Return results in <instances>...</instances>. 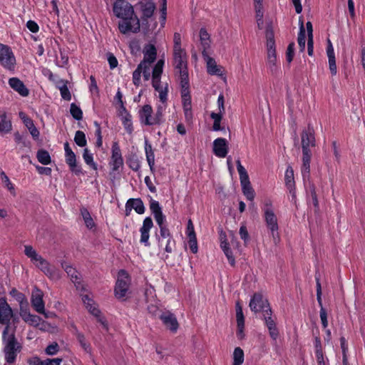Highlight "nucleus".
<instances>
[{
  "label": "nucleus",
  "mask_w": 365,
  "mask_h": 365,
  "mask_svg": "<svg viewBox=\"0 0 365 365\" xmlns=\"http://www.w3.org/2000/svg\"><path fill=\"white\" fill-rule=\"evenodd\" d=\"M113 13L122 19L118 24L120 31L126 34L129 32L137 33L140 30V20L134 14L131 4L126 1H116L113 5Z\"/></svg>",
  "instance_id": "nucleus-1"
},
{
  "label": "nucleus",
  "mask_w": 365,
  "mask_h": 365,
  "mask_svg": "<svg viewBox=\"0 0 365 365\" xmlns=\"http://www.w3.org/2000/svg\"><path fill=\"white\" fill-rule=\"evenodd\" d=\"M262 216L267 228L270 232L274 245L280 241L277 217L274 212L273 202L270 199H265L261 206Z\"/></svg>",
  "instance_id": "nucleus-2"
},
{
  "label": "nucleus",
  "mask_w": 365,
  "mask_h": 365,
  "mask_svg": "<svg viewBox=\"0 0 365 365\" xmlns=\"http://www.w3.org/2000/svg\"><path fill=\"white\" fill-rule=\"evenodd\" d=\"M266 46H267V60L266 64L272 73H276L279 69L278 61L275 49V41L274 32L271 27L266 29Z\"/></svg>",
  "instance_id": "nucleus-3"
},
{
  "label": "nucleus",
  "mask_w": 365,
  "mask_h": 365,
  "mask_svg": "<svg viewBox=\"0 0 365 365\" xmlns=\"http://www.w3.org/2000/svg\"><path fill=\"white\" fill-rule=\"evenodd\" d=\"M236 163L242 192L248 200L253 201L255 192L251 185L248 174L245 168L242 165L240 160H237Z\"/></svg>",
  "instance_id": "nucleus-4"
},
{
  "label": "nucleus",
  "mask_w": 365,
  "mask_h": 365,
  "mask_svg": "<svg viewBox=\"0 0 365 365\" xmlns=\"http://www.w3.org/2000/svg\"><path fill=\"white\" fill-rule=\"evenodd\" d=\"M130 279L128 274L123 269L118 272L115 287V296L117 299L124 300L129 289Z\"/></svg>",
  "instance_id": "nucleus-5"
},
{
  "label": "nucleus",
  "mask_w": 365,
  "mask_h": 365,
  "mask_svg": "<svg viewBox=\"0 0 365 365\" xmlns=\"http://www.w3.org/2000/svg\"><path fill=\"white\" fill-rule=\"evenodd\" d=\"M0 64L10 71L15 69L16 58L12 50L2 43H0Z\"/></svg>",
  "instance_id": "nucleus-6"
},
{
  "label": "nucleus",
  "mask_w": 365,
  "mask_h": 365,
  "mask_svg": "<svg viewBox=\"0 0 365 365\" xmlns=\"http://www.w3.org/2000/svg\"><path fill=\"white\" fill-rule=\"evenodd\" d=\"M142 15L143 26L148 24V21H153V13L155 10V4L152 0H141L137 4Z\"/></svg>",
  "instance_id": "nucleus-7"
},
{
  "label": "nucleus",
  "mask_w": 365,
  "mask_h": 365,
  "mask_svg": "<svg viewBox=\"0 0 365 365\" xmlns=\"http://www.w3.org/2000/svg\"><path fill=\"white\" fill-rule=\"evenodd\" d=\"M138 116L140 123L143 125H160L155 114H153L152 106L149 104L144 105L140 108L138 111Z\"/></svg>",
  "instance_id": "nucleus-8"
},
{
  "label": "nucleus",
  "mask_w": 365,
  "mask_h": 365,
  "mask_svg": "<svg viewBox=\"0 0 365 365\" xmlns=\"http://www.w3.org/2000/svg\"><path fill=\"white\" fill-rule=\"evenodd\" d=\"M81 297L82 301L88 312L98 319L104 328L107 329L106 321L104 318L101 317V311L98 309V305L93 301L92 297L88 294H82Z\"/></svg>",
  "instance_id": "nucleus-9"
},
{
  "label": "nucleus",
  "mask_w": 365,
  "mask_h": 365,
  "mask_svg": "<svg viewBox=\"0 0 365 365\" xmlns=\"http://www.w3.org/2000/svg\"><path fill=\"white\" fill-rule=\"evenodd\" d=\"M109 165L113 172H117L123 165V158L120 146L117 142H113L111 148V158Z\"/></svg>",
  "instance_id": "nucleus-10"
},
{
  "label": "nucleus",
  "mask_w": 365,
  "mask_h": 365,
  "mask_svg": "<svg viewBox=\"0 0 365 365\" xmlns=\"http://www.w3.org/2000/svg\"><path fill=\"white\" fill-rule=\"evenodd\" d=\"M43 292L37 287H35L32 291L31 302L33 308L36 312L42 314L45 317L48 318V315L45 312V304L43 300Z\"/></svg>",
  "instance_id": "nucleus-11"
},
{
  "label": "nucleus",
  "mask_w": 365,
  "mask_h": 365,
  "mask_svg": "<svg viewBox=\"0 0 365 365\" xmlns=\"http://www.w3.org/2000/svg\"><path fill=\"white\" fill-rule=\"evenodd\" d=\"M13 317V310L6 299L4 297L0 298V324L5 325V327L12 328L10 321Z\"/></svg>",
  "instance_id": "nucleus-12"
},
{
  "label": "nucleus",
  "mask_w": 365,
  "mask_h": 365,
  "mask_svg": "<svg viewBox=\"0 0 365 365\" xmlns=\"http://www.w3.org/2000/svg\"><path fill=\"white\" fill-rule=\"evenodd\" d=\"M202 55L206 62L207 72L210 75L217 76H222L224 75L223 68L217 64L215 60L209 56L208 52H202Z\"/></svg>",
  "instance_id": "nucleus-13"
},
{
  "label": "nucleus",
  "mask_w": 365,
  "mask_h": 365,
  "mask_svg": "<svg viewBox=\"0 0 365 365\" xmlns=\"http://www.w3.org/2000/svg\"><path fill=\"white\" fill-rule=\"evenodd\" d=\"M173 64L178 71L187 70V57L185 49L173 50Z\"/></svg>",
  "instance_id": "nucleus-14"
},
{
  "label": "nucleus",
  "mask_w": 365,
  "mask_h": 365,
  "mask_svg": "<svg viewBox=\"0 0 365 365\" xmlns=\"http://www.w3.org/2000/svg\"><path fill=\"white\" fill-rule=\"evenodd\" d=\"M249 305L250 309L255 313L261 311L264 313V309L270 308L267 300L264 299L262 295L259 293L254 294Z\"/></svg>",
  "instance_id": "nucleus-15"
},
{
  "label": "nucleus",
  "mask_w": 365,
  "mask_h": 365,
  "mask_svg": "<svg viewBox=\"0 0 365 365\" xmlns=\"http://www.w3.org/2000/svg\"><path fill=\"white\" fill-rule=\"evenodd\" d=\"M34 264L51 279H56L59 278V274L57 270L51 266L41 256H40V259H37Z\"/></svg>",
  "instance_id": "nucleus-16"
},
{
  "label": "nucleus",
  "mask_w": 365,
  "mask_h": 365,
  "mask_svg": "<svg viewBox=\"0 0 365 365\" xmlns=\"http://www.w3.org/2000/svg\"><path fill=\"white\" fill-rule=\"evenodd\" d=\"M153 226V222L150 217H147L144 219L143 222V225L140 228V242L143 244L146 247L150 246L149 237H150V230Z\"/></svg>",
  "instance_id": "nucleus-17"
},
{
  "label": "nucleus",
  "mask_w": 365,
  "mask_h": 365,
  "mask_svg": "<svg viewBox=\"0 0 365 365\" xmlns=\"http://www.w3.org/2000/svg\"><path fill=\"white\" fill-rule=\"evenodd\" d=\"M263 317L271 338L274 340H276L278 337L279 332L276 327L275 321L272 317V310L270 308L264 309Z\"/></svg>",
  "instance_id": "nucleus-18"
},
{
  "label": "nucleus",
  "mask_w": 365,
  "mask_h": 365,
  "mask_svg": "<svg viewBox=\"0 0 365 365\" xmlns=\"http://www.w3.org/2000/svg\"><path fill=\"white\" fill-rule=\"evenodd\" d=\"M213 153L218 158L226 157L228 153V144L225 138H218L214 140Z\"/></svg>",
  "instance_id": "nucleus-19"
},
{
  "label": "nucleus",
  "mask_w": 365,
  "mask_h": 365,
  "mask_svg": "<svg viewBox=\"0 0 365 365\" xmlns=\"http://www.w3.org/2000/svg\"><path fill=\"white\" fill-rule=\"evenodd\" d=\"M9 86L20 96L26 97L29 94V90L24 85V82L19 78L12 77L9 79Z\"/></svg>",
  "instance_id": "nucleus-20"
},
{
  "label": "nucleus",
  "mask_w": 365,
  "mask_h": 365,
  "mask_svg": "<svg viewBox=\"0 0 365 365\" xmlns=\"http://www.w3.org/2000/svg\"><path fill=\"white\" fill-rule=\"evenodd\" d=\"M311 157V151H302V165L301 167V173L304 182L309 180Z\"/></svg>",
  "instance_id": "nucleus-21"
},
{
  "label": "nucleus",
  "mask_w": 365,
  "mask_h": 365,
  "mask_svg": "<svg viewBox=\"0 0 365 365\" xmlns=\"http://www.w3.org/2000/svg\"><path fill=\"white\" fill-rule=\"evenodd\" d=\"M314 136L310 128L303 130L302 133V151H311L309 147L314 146Z\"/></svg>",
  "instance_id": "nucleus-22"
},
{
  "label": "nucleus",
  "mask_w": 365,
  "mask_h": 365,
  "mask_svg": "<svg viewBox=\"0 0 365 365\" xmlns=\"http://www.w3.org/2000/svg\"><path fill=\"white\" fill-rule=\"evenodd\" d=\"M65 160L72 173L76 175L83 173L81 166L77 164L76 156L73 152L65 154Z\"/></svg>",
  "instance_id": "nucleus-23"
},
{
  "label": "nucleus",
  "mask_w": 365,
  "mask_h": 365,
  "mask_svg": "<svg viewBox=\"0 0 365 365\" xmlns=\"http://www.w3.org/2000/svg\"><path fill=\"white\" fill-rule=\"evenodd\" d=\"M160 319L163 324L172 331H176L178 329V323L174 314L170 312L163 313Z\"/></svg>",
  "instance_id": "nucleus-24"
},
{
  "label": "nucleus",
  "mask_w": 365,
  "mask_h": 365,
  "mask_svg": "<svg viewBox=\"0 0 365 365\" xmlns=\"http://www.w3.org/2000/svg\"><path fill=\"white\" fill-rule=\"evenodd\" d=\"M145 153L146 156V160L149 165L150 172L152 173H154L155 171L154 150H153L151 144L148 142L147 139L145 140Z\"/></svg>",
  "instance_id": "nucleus-25"
},
{
  "label": "nucleus",
  "mask_w": 365,
  "mask_h": 365,
  "mask_svg": "<svg viewBox=\"0 0 365 365\" xmlns=\"http://www.w3.org/2000/svg\"><path fill=\"white\" fill-rule=\"evenodd\" d=\"M157 56V51L153 45H148L145 48L143 60L140 63H144V65H151Z\"/></svg>",
  "instance_id": "nucleus-26"
},
{
  "label": "nucleus",
  "mask_w": 365,
  "mask_h": 365,
  "mask_svg": "<svg viewBox=\"0 0 365 365\" xmlns=\"http://www.w3.org/2000/svg\"><path fill=\"white\" fill-rule=\"evenodd\" d=\"M285 184L287 188L289 190L290 193L292 195V197H295V190H294V170L289 165L285 171L284 175Z\"/></svg>",
  "instance_id": "nucleus-27"
},
{
  "label": "nucleus",
  "mask_w": 365,
  "mask_h": 365,
  "mask_svg": "<svg viewBox=\"0 0 365 365\" xmlns=\"http://www.w3.org/2000/svg\"><path fill=\"white\" fill-rule=\"evenodd\" d=\"M12 129V124L10 118L6 113H0V133H9Z\"/></svg>",
  "instance_id": "nucleus-28"
},
{
  "label": "nucleus",
  "mask_w": 365,
  "mask_h": 365,
  "mask_svg": "<svg viewBox=\"0 0 365 365\" xmlns=\"http://www.w3.org/2000/svg\"><path fill=\"white\" fill-rule=\"evenodd\" d=\"M130 207L138 214L142 215L145 212V206L140 198H133L128 200L126 207Z\"/></svg>",
  "instance_id": "nucleus-29"
},
{
  "label": "nucleus",
  "mask_w": 365,
  "mask_h": 365,
  "mask_svg": "<svg viewBox=\"0 0 365 365\" xmlns=\"http://www.w3.org/2000/svg\"><path fill=\"white\" fill-rule=\"evenodd\" d=\"M200 38L201 42V46L202 48V52H208L207 51L210 48V34L207 33L205 29L202 28L200 31Z\"/></svg>",
  "instance_id": "nucleus-30"
},
{
  "label": "nucleus",
  "mask_w": 365,
  "mask_h": 365,
  "mask_svg": "<svg viewBox=\"0 0 365 365\" xmlns=\"http://www.w3.org/2000/svg\"><path fill=\"white\" fill-rule=\"evenodd\" d=\"M63 268L66 272L68 274V275L71 277V279L75 284L76 287L78 288V286L80 284V282L78 281V279H80L78 272L71 265L68 264H65L63 266Z\"/></svg>",
  "instance_id": "nucleus-31"
},
{
  "label": "nucleus",
  "mask_w": 365,
  "mask_h": 365,
  "mask_svg": "<svg viewBox=\"0 0 365 365\" xmlns=\"http://www.w3.org/2000/svg\"><path fill=\"white\" fill-rule=\"evenodd\" d=\"M232 357L233 361L232 365H242L245 361L244 351L240 347H236Z\"/></svg>",
  "instance_id": "nucleus-32"
},
{
  "label": "nucleus",
  "mask_w": 365,
  "mask_h": 365,
  "mask_svg": "<svg viewBox=\"0 0 365 365\" xmlns=\"http://www.w3.org/2000/svg\"><path fill=\"white\" fill-rule=\"evenodd\" d=\"M83 158L85 161V163L89 165L93 170H97L98 165L97 164L93 161V154L90 152V150L88 148H85L83 150Z\"/></svg>",
  "instance_id": "nucleus-33"
},
{
  "label": "nucleus",
  "mask_w": 365,
  "mask_h": 365,
  "mask_svg": "<svg viewBox=\"0 0 365 365\" xmlns=\"http://www.w3.org/2000/svg\"><path fill=\"white\" fill-rule=\"evenodd\" d=\"M164 60L160 59L158 61L153 69L152 81L160 80V76L163 73Z\"/></svg>",
  "instance_id": "nucleus-34"
},
{
  "label": "nucleus",
  "mask_w": 365,
  "mask_h": 365,
  "mask_svg": "<svg viewBox=\"0 0 365 365\" xmlns=\"http://www.w3.org/2000/svg\"><path fill=\"white\" fill-rule=\"evenodd\" d=\"M167 108V102L161 103L157 105L156 111L155 113V115L156 119L159 122V124H162L164 121V113Z\"/></svg>",
  "instance_id": "nucleus-35"
},
{
  "label": "nucleus",
  "mask_w": 365,
  "mask_h": 365,
  "mask_svg": "<svg viewBox=\"0 0 365 365\" xmlns=\"http://www.w3.org/2000/svg\"><path fill=\"white\" fill-rule=\"evenodd\" d=\"M81 215L84 220L86 226L88 228L91 229L95 226L93 220L91 217L89 211L86 208L83 207L81 209Z\"/></svg>",
  "instance_id": "nucleus-36"
},
{
  "label": "nucleus",
  "mask_w": 365,
  "mask_h": 365,
  "mask_svg": "<svg viewBox=\"0 0 365 365\" xmlns=\"http://www.w3.org/2000/svg\"><path fill=\"white\" fill-rule=\"evenodd\" d=\"M1 179L4 184V186L8 189L13 196H16V193L15 191L14 185L11 182L6 174L1 171L0 173Z\"/></svg>",
  "instance_id": "nucleus-37"
},
{
  "label": "nucleus",
  "mask_w": 365,
  "mask_h": 365,
  "mask_svg": "<svg viewBox=\"0 0 365 365\" xmlns=\"http://www.w3.org/2000/svg\"><path fill=\"white\" fill-rule=\"evenodd\" d=\"M36 158L39 163L45 165H49L51 162L48 152L45 150H39L37 152Z\"/></svg>",
  "instance_id": "nucleus-38"
},
{
  "label": "nucleus",
  "mask_w": 365,
  "mask_h": 365,
  "mask_svg": "<svg viewBox=\"0 0 365 365\" xmlns=\"http://www.w3.org/2000/svg\"><path fill=\"white\" fill-rule=\"evenodd\" d=\"M160 228V237H158V245L159 247H163L164 245L165 240H168L169 238H173L170 230L165 227H161Z\"/></svg>",
  "instance_id": "nucleus-39"
},
{
  "label": "nucleus",
  "mask_w": 365,
  "mask_h": 365,
  "mask_svg": "<svg viewBox=\"0 0 365 365\" xmlns=\"http://www.w3.org/2000/svg\"><path fill=\"white\" fill-rule=\"evenodd\" d=\"M25 126L27 128V129L29 130L30 134L32 135V137L34 139L38 138L40 135V133L37 128L35 126L34 121L32 119H26L25 120Z\"/></svg>",
  "instance_id": "nucleus-40"
},
{
  "label": "nucleus",
  "mask_w": 365,
  "mask_h": 365,
  "mask_svg": "<svg viewBox=\"0 0 365 365\" xmlns=\"http://www.w3.org/2000/svg\"><path fill=\"white\" fill-rule=\"evenodd\" d=\"M298 44L299 46L300 51L303 52L305 49V43H306V35L305 30L303 26V23L301 24L299 27V32L298 34L297 38Z\"/></svg>",
  "instance_id": "nucleus-41"
},
{
  "label": "nucleus",
  "mask_w": 365,
  "mask_h": 365,
  "mask_svg": "<svg viewBox=\"0 0 365 365\" xmlns=\"http://www.w3.org/2000/svg\"><path fill=\"white\" fill-rule=\"evenodd\" d=\"M25 255L31 259V262L34 263L37 259H40V255L37 254L33 247L30 245H26L24 247Z\"/></svg>",
  "instance_id": "nucleus-42"
},
{
  "label": "nucleus",
  "mask_w": 365,
  "mask_h": 365,
  "mask_svg": "<svg viewBox=\"0 0 365 365\" xmlns=\"http://www.w3.org/2000/svg\"><path fill=\"white\" fill-rule=\"evenodd\" d=\"M74 141L77 145L80 147H85L87 144L85 133L81 130L76 131L74 136Z\"/></svg>",
  "instance_id": "nucleus-43"
},
{
  "label": "nucleus",
  "mask_w": 365,
  "mask_h": 365,
  "mask_svg": "<svg viewBox=\"0 0 365 365\" xmlns=\"http://www.w3.org/2000/svg\"><path fill=\"white\" fill-rule=\"evenodd\" d=\"M70 113L73 118L77 120L83 118V112L81 108L73 103L71 104Z\"/></svg>",
  "instance_id": "nucleus-44"
},
{
  "label": "nucleus",
  "mask_w": 365,
  "mask_h": 365,
  "mask_svg": "<svg viewBox=\"0 0 365 365\" xmlns=\"http://www.w3.org/2000/svg\"><path fill=\"white\" fill-rule=\"evenodd\" d=\"M122 122H123L124 128L127 131V133H128L130 134L132 133V132L133 130V128L131 115L129 113H126L124 116H123Z\"/></svg>",
  "instance_id": "nucleus-45"
},
{
  "label": "nucleus",
  "mask_w": 365,
  "mask_h": 365,
  "mask_svg": "<svg viewBox=\"0 0 365 365\" xmlns=\"http://www.w3.org/2000/svg\"><path fill=\"white\" fill-rule=\"evenodd\" d=\"M143 66L144 63H140L137 68L133 73V82L136 86H138L140 84V76Z\"/></svg>",
  "instance_id": "nucleus-46"
},
{
  "label": "nucleus",
  "mask_w": 365,
  "mask_h": 365,
  "mask_svg": "<svg viewBox=\"0 0 365 365\" xmlns=\"http://www.w3.org/2000/svg\"><path fill=\"white\" fill-rule=\"evenodd\" d=\"M22 319L29 325L34 327H38L41 320V317L37 315L31 314V313Z\"/></svg>",
  "instance_id": "nucleus-47"
},
{
  "label": "nucleus",
  "mask_w": 365,
  "mask_h": 365,
  "mask_svg": "<svg viewBox=\"0 0 365 365\" xmlns=\"http://www.w3.org/2000/svg\"><path fill=\"white\" fill-rule=\"evenodd\" d=\"M9 294L19 303V304L28 301L26 296L16 289H12Z\"/></svg>",
  "instance_id": "nucleus-48"
},
{
  "label": "nucleus",
  "mask_w": 365,
  "mask_h": 365,
  "mask_svg": "<svg viewBox=\"0 0 365 365\" xmlns=\"http://www.w3.org/2000/svg\"><path fill=\"white\" fill-rule=\"evenodd\" d=\"M77 339L81 344V347L84 349L87 353H91V348L90 344L87 342L85 336L81 333L77 334Z\"/></svg>",
  "instance_id": "nucleus-49"
},
{
  "label": "nucleus",
  "mask_w": 365,
  "mask_h": 365,
  "mask_svg": "<svg viewBox=\"0 0 365 365\" xmlns=\"http://www.w3.org/2000/svg\"><path fill=\"white\" fill-rule=\"evenodd\" d=\"M180 78V86L181 88H190L188 71L187 70H182L178 71Z\"/></svg>",
  "instance_id": "nucleus-50"
},
{
  "label": "nucleus",
  "mask_w": 365,
  "mask_h": 365,
  "mask_svg": "<svg viewBox=\"0 0 365 365\" xmlns=\"http://www.w3.org/2000/svg\"><path fill=\"white\" fill-rule=\"evenodd\" d=\"M254 8L256 13V21L257 26L259 29H262L263 25L264 6H261V8L259 9L257 7Z\"/></svg>",
  "instance_id": "nucleus-51"
},
{
  "label": "nucleus",
  "mask_w": 365,
  "mask_h": 365,
  "mask_svg": "<svg viewBox=\"0 0 365 365\" xmlns=\"http://www.w3.org/2000/svg\"><path fill=\"white\" fill-rule=\"evenodd\" d=\"M150 209L153 216L163 212L159 202L153 199L150 202Z\"/></svg>",
  "instance_id": "nucleus-52"
},
{
  "label": "nucleus",
  "mask_w": 365,
  "mask_h": 365,
  "mask_svg": "<svg viewBox=\"0 0 365 365\" xmlns=\"http://www.w3.org/2000/svg\"><path fill=\"white\" fill-rule=\"evenodd\" d=\"M28 301L19 304V314L23 319L30 314Z\"/></svg>",
  "instance_id": "nucleus-53"
},
{
  "label": "nucleus",
  "mask_w": 365,
  "mask_h": 365,
  "mask_svg": "<svg viewBox=\"0 0 365 365\" xmlns=\"http://www.w3.org/2000/svg\"><path fill=\"white\" fill-rule=\"evenodd\" d=\"M294 55V43H290L287 47V51H286V60L287 61L290 63L293 60Z\"/></svg>",
  "instance_id": "nucleus-54"
},
{
  "label": "nucleus",
  "mask_w": 365,
  "mask_h": 365,
  "mask_svg": "<svg viewBox=\"0 0 365 365\" xmlns=\"http://www.w3.org/2000/svg\"><path fill=\"white\" fill-rule=\"evenodd\" d=\"M185 234L187 238L196 237L194 225L190 219H189L187 221Z\"/></svg>",
  "instance_id": "nucleus-55"
},
{
  "label": "nucleus",
  "mask_w": 365,
  "mask_h": 365,
  "mask_svg": "<svg viewBox=\"0 0 365 365\" xmlns=\"http://www.w3.org/2000/svg\"><path fill=\"white\" fill-rule=\"evenodd\" d=\"M61 96L62 98L66 101H70L71 99V95L69 91V89L66 85H63L59 88Z\"/></svg>",
  "instance_id": "nucleus-56"
},
{
  "label": "nucleus",
  "mask_w": 365,
  "mask_h": 365,
  "mask_svg": "<svg viewBox=\"0 0 365 365\" xmlns=\"http://www.w3.org/2000/svg\"><path fill=\"white\" fill-rule=\"evenodd\" d=\"M188 245L190 249V251L195 254L198 251V246H197V237H189L188 238Z\"/></svg>",
  "instance_id": "nucleus-57"
},
{
  "label": "nucleus",
  "mask_w": 365,
  "mask_h": 365,
  "mask_svg": "<svg viewBox=\"0 0 365 365\" xmlns=\"http://www.w3.org/2000/svg\"><path fill=\"white\" fill-rule=\"evenodd\" d=\"M183 112L185 122L188 124H191L193 119L192 108H183Z\"/></svg>",
  "instance_id": "nucleus-58"
},
{
  "label": "nucleus",
  "mask_w": 365,
  "mask_h": 365,
  "mask_svg": "<svg viewBox=\"0 0 365 365\" xmlns=\"http://www.w3.org/2000/svg\"><path fill=\"white\" fill-rule=\"evenodd\" d=\"M58 351V344L56 342H53L49 344L46 349V353L48 355H54Z\"/></svg>",
  "instance_id": "nucleus-59"
},
{
  "label": "nucleus",
  "mask_w": 365,
  "mask_h": 365,
  "mask_svg": "<svg viewBox=\"0 0 365 365\" xmlns=\"http://www.w3.org/2000/svg\"><path fill=\"white\" fill-rule=\"evenodd\" d=\"M108 62L110 69H114L118 66V62L115 56L111 53H108L107 55Z\"/></svg>",
  "instance_id": "nucleus-60"
},
{
  "label": "nucleus",
  "mask_w": 365,
  "mask_h": 365,
  "mask_svg": "<svg viewBox=\"0 0 365 365\" xmlns=\"http://www.w3.org/2000/svg\"><path fill=\"white\" fill-rule=\"evenodd\" d=\"M165 251L168 253H171L173 252V248L175 245V242L173 238H169L168 240H165Z\"/></svg>",
  "instance_id": "nucleus-61"
},
{
  "label": "nucleus",
  "mask_w": 365,
  "mask_h": 365,
  "mask_svg": "<svg viewBox=\"0 0 365 365\" xmlns=\"http://www.w3.org/2000/svg\"><path fill=\"white\" fill-rule=\"evenodd\" d=\"M61 361V359L59 358L53 359H48L46 360L39 361L37 365H60Z\"/></svg>",
  "instance_id": "nucleus-62"
},
{
  "label": "nucleus",
  "mask_w": 365,
  "mask_h": 365,
  "mask_svg": "<svg viewBox=\"0 0 365 365\" xmlns=\"http://www.w3.org/2000/svg\"><path fill=\"white\" fill-rule=\"evenodd\" d=\"M154 218L155 220V222L156 223L158 224V225L159 226V227H165L166 225H165V216L163 215V213H160V214H158V215H154Z\"/></svg>",
  "instance_id": "nucleus-63"
},
{
  "label": "nucleus",
  "mask_w": 365,
  "mask_h": 365,
  "mask_svg": "<svg viewBox=\"0 0 365 365\" xmlns=\"http://www.w3.org/2000/svg\"><path fill=\"white\" fill-rule=\"evenodd\" d=\"M239 234L241 239L244 240L245 243H247L249 241V233L247 232V227L245 225H242L240 227Z\"/></svg>",
  "instance_id": "nucleus-64"
}]
</instances>
